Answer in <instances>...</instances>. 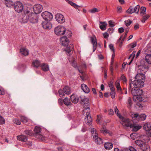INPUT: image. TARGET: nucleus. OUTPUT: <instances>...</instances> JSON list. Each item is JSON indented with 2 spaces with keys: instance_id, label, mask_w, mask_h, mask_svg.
<instances>
[{
  "instance_id": "nucleus-1",
  "label": "nucleus",
  "mask_w": 151,
  "mask_h": 151,
  "mask_svg": "<svg viewBox=\"0 0 151 151\" xmlns=\"http://www.w3.org/2000/svg\"><path fill=\"white\" fill-rule=\"evenodd\" d=\"M84 109L83 110V113L84 114L86 113V117L87 118L88 121L87 122L89 125H91L92 124V119L91 116L89 114L90 113V109L89 105L88 106L84 107Z\"/></svg>"
},
{
  "instance_id": "nucleus-2",
  "label": "nucleus",
  "mask_w": 151,
  "mask_h": 151,
  "mask_svg": "<svg viewBox=\"0 0 151 151\" xmlns=\"http://www.w3.org/2000/svg\"><path fill=\"white\" fill-rule=\"evenodd\" d=\"M34 133H33V136L36 138L43 140L44 139L43 136L41 134V129L40 127L36 126L34 130Z\"/></svg>"
},
{
  "instance_id": "nucleus-3",
  "label": "nucleus",
  "mask_w": 151,
  "mask_h": 151,
  "mask_svg": "<svg viewBox=\"0 0 151 151\" xmlns=\"http://www.w3.org/2000/svg\"><path fill=\"white\" fill-rule=\"evenodd\" d=\"M24 14L22 17L19 19V22L22 24H25L29 22L28 14H29V10H26L24 12Z\"/></svg>"
},
{
  "instance_id": "nucleus-4",
  "label": "nucleus",
  "mask_w": 151,
  "mask_h": 151,
  "mask_svg": "<svg viewBox=\"0 0 151 151\" xmlns=\"http://www.w3.org/2000/svg\"><path fill=\"white\" fill-rule=\"evenodd\" d=\"M29 10V14H28L29 22L32 24L36 23L38 22V17L35 14Z\"/></svg>"
},
{
  "instance_id": "nucleus-5",
  "label": "nucleus",
  "mask_w": 151,
  "mask_h": 151,
  "mask_svg": "<svg viewBox=\"0 0 151 151\" xmlns=\"http://www.w3.org/2000/svg\"><path fill=\"white\" fill-rule=\"evenodd\" d=\"M58 92L60 97H63L65 94L69 95L70 94V90L68 86H65L63 89H59Z\"/></svg>"
},
{
  "instance_id": "nucleus-6",
  "label": "nucleus",
  "mask_w": 151,
  "mask_h": 151,
  "mask_svg": "<svg viewBox=\"0 0 151 151\" xmlns=\"http://www.w3.org/2000/svg\"><path fill=\"white\" fill-rule=\"evenodd\" d=\"M14 8L15 11L17 13L22 12L24 9V6L22 3L17 1L14 4Z\"/></svg>"
},
{
  "instance_id": "nucleus-7",
  "label": "nucleus",
  "mask_w": 151,
  "mask_h": 151,
  "mask_svg": "<svg viewBox=\"0 0 151 151\" xmlns=\"http://www.w3.org/2000/svg\"><path fill=\"white\" fill-rule=\"evenodd\" d=\"M66 30L65 28L64 27L58 26L55 28L54 32L56 35H61L65 34Z\"/></svg>"
},
{
  "instance_id": "nucleus-8",
  "label": "nucleus",
  "mask_w": 151,
  "mask_h": 151,
  "mask_svg": "<svg viewBox=\"0 0 151 151\" xmlns=\"http://www.w3.org/2000/svg\"><path fill=\"white\" fill-rule=\"evenodd\" d=\"M141 79L142 80L143 78H141L139 79L138 77V78L135 79V80L133 81L132 83L134 87H137V88H140L144 86V82L142 81Z\"/></svg>"
},
{
  "instance_id": "nucleus-9",
  "label": "nucleus",
  "mask_w": 151,
  "mask_h": 151,
  "mask_svg": "<svg viewBox=\"0 0 151 151\" xmlns=\"http://www.w3.org/2000/svg\"><path fill=\"white\" fill-rule=\"evenodd\" d=\"M131 94L133 96H141L143 94V91L141 89L134 87L131 90Z\"/></svg>"
},
{
  "instance_id": "nucleus-10",
  "label": "nucleus",
  "mask_w": 151,
  "mask_h": 151,
  "mask_svg": "<svg viewBox=\"0 0 151 151\" xmlns=\"http://www.w3.org/2000/svg\"><path fill=\"white\" fill-rule=\"evenodd\" d=\"M41 16L45 21H50L52 19L53 17L52 14L47 11L42 12Z\"/></svg>"
},
{
  "instance_id": "nucleus-11",
  "label": "nucleus",
  "mask_w": 151,
  "mask_h": 151,
  "mask_svg": "<svg viewBox=\"0 0 151 151\" xmlns=\"http://www.w3.org/2000/svg\"><path fill=\"white\" fill-rule=\"evenodd\" d=\"M146 115L144 114L139 115L138 113H135L132 119L133 120H138L143 121L145 119Z\"/></svg>"
},
{
  "instance_id": "nucleus-12",
  "label": "nucleus",
  "mask_w": 151,
  "mask_h": 151,
  "mask_svg": "<svg viewBox=\"0 0 151 151\" xmlns=\"http://www.w3.org/2000/svg\"><path fill=\"white\" fill-rule=\"evenodd\" d=\"M43 9L42 6L39 4L35 5L33 7V10L34 14H36L40 13L42 11Z\"/></svg>"
},
{
  "instance_id": "nucleus-13",
  "label": "nucleus",
  "mask_w": 151,
  "mask_h": 151,
  "mask_svg": "<svg viewBox=\"0 0 151 151\" xmlns=\"http://www.w3.org/2000/svg\"><path fill=\"white\" fill-rule=\"evenodd\" d=\"M149 68H139V70L140 72V73H139V74H137L135 77V79H137L138 77H140V76L144 78H145L144 75L143 74V73H145L146 72Z\"/></svg>"
},
{
  "instance_id": "nucleus-14",
  "label": "nucleus",
  "mask_w": 151,
  "mask_h": 151,
  "mask_svg": "<svg viewBox=\"0 0 151 151\" xmlns=\"http://www.w3.org/2000/svg\"><path fill=\"white\" fill-rule=\"evenodd\" d=\"M80 101L81 104H84V106H89V100L85 96H80Z\"/></svg>"
},
{
  "instance_id": "nucleus-15",
  "label": "nucleus",
  "mask_w": 151,
  "mask_h": 151,
  "mask_svg": "<svg viewBox=\"0 0 151 151\" xmlns=\"http://www.w3.org/2000/svg\"><path fill=\"white\" fill-rule=\"evenodd\" d=\"M56 20L60 23H63L65 22V19L63 16L60 14H57L55 15Z\"/></svg>"
},
{
  "instance_id": "nucleus-16",
  "label": "nucleus",
  "mask_w": 151,
  "mask_h": 151,
  "mask_svg": "<svg viewBox=\"0 0 151 151\" xmlns=\"http://www.w3.org/2000/svg\"><path fill=\"white\" fill-rule=\"evenodd\" d=\"M95 134L93 136V139L95 142L98 145H100L103 143V140L98 136V134L96 132H95Z\"/></svg>"
},
{
  "instance_id": "nucleus-17",
  "label": "nucleus",
  "mask_w": 151,
  "mask_h": 151,
  "mask_svg": "<svg viewBox=\"0 0 151 151\" xmlns=\"http://www.w3.org/2000/svg\"><path fill=\"white\" fill-rule=\"evenodd\" d=\"M60 42L63 46H66L67 45H68L69 41L67 36L62 37L60 39Z\"/></svg>"
},
{
  "instance_id": "nucleus-18",
  "label": "nucleus",
  "mask_w": 151,
  "mask_h": 151,
  "mask_svg": "<svg viewBox=\"0 0 151 151\" xmlns=\"http://www.w3.org/2000/svg\"><path fill=\"white\" fill-rule=\"evenodd\" d=\"M42 24L43 28L45 29H50L52 27V24L48 21L42 22Z\"/></svg>"
},
{
  "instance_id": "nucleus-19",
  "label": "nucleus",
  "mask_w": 151,
  "mask_h": 151,
  "mask_svg": "<svg viewBox=\"0 0 151 151\" xmlns=\"http://www.w3.org/2000/svg\"><path fill=\"white\" fill-rule=\"evenodd\" d=\"M70 100L73 103L76 104L80 100V97L78 98L77 96L73 94L70 96Z\"/></svg>"
},
{
  "instance_id": "nucleus-20",
  "label": "nucleus",
  "mask_w": 151,
  "mask_h": 151,
  "mask_svg": "<svg viewBox=\"0 0 151 151\" xmlns=\"http://www.w3.org/2000/svg\"><path fill=\"white\" fill-rule=\"evenodd\" d=\"M81 87L83 91L86 93H88L90 92V89L87 86L84 84H82L81 85Z\"/></svg>"
},
{
  "instance_id": "nucleus-21",
  "label": "nucleus",
  "mask_w": 151,
  "mask_h": 151,
  "mask_svg": "<svg viewBox=\"0 0 151 151\" xmlns=\"http://www.w3.org/2000/svg\"><path fill=\"white\" fill-rule=\"evenodd\" d=\"M65 51L69 54H71L74 49L73 46V44H70L69 46L68 45H67Z\"/></svg>"
},
{
  "instance_id": "nucleus-22",
  "label": "nucleus",
  "mask_w": 151,
  "mask_h": 151,
  "mask_svg": "<svg viewBox=\"0 0 151 151\" xmlns=\"http://www.w3.org/2000/svg\"><path fill=\"white\" fill-rule=\"evenodd\" d=\"M143 129L146 132L151 130V122H148L145 124L143 126Z\"/></svg>"
},
{
  "instance_id": "nucleus-23",
  "label": "nucleus",
  "mask_w": 151,
  "mask_h": 151,
  "mask_svg": "<svg viewBox=\"0 0 151 151\" xmlns=\"http://www.w3.org/2000/svg\"><path fill=\"white\" fill-rule=\"evenodd\" d=\"M17 139L18 140L22 142H25L27 141V138L25 135H21L17 137Z\"/></svg>"
},
{
  "instance_id": "nucleus-24",
  "label": "nucleus",
  "mask_w": 151,
  "mask_h": 151,
  "mask_svg": "<svg viewBox=\"0 0 151 151\" xmlns=\"http://www.w3.org/2000/svg\"><path fill=\"white\" fill-rule=\"evenodd\" d=\"M91 43L93 45V51L94 52L96 48L97 41L96 38L95 37V39L94 38L91 37Z\"/></svg>"
},
{
  "instance_id": "nucleus-25",
  "label": "nucleus",
  "mask_w": 151,
  "mask_h": 151,
  "mask_svg": "<svg viewBox=\"0 0 151 151\" xmlns=\"http://www.w3.org/2000/svg\"><path fill=\"white\" fill-rule=\"evenodd\" d=\"M40 67L44 71H47L49 70L48 65L46 63H41Z\"/></svg>"
},
{
  "instance_id": "nucleus-26",
  "label": "nucleus",
  "mask_w": 151,
  "mask_h": 151,
  "mask_svg": "<svg viewBox=\"0 0 151 151\" xmlns=\"http://www.w3.org/2000/svg\"><path fill=\"white\" fill-rule=\"evenodd\" d=\"M105 148L108 150L111 149L113 147V144L112 143L107 142H106L104 145Z\"/></svg>"
},
{
  "instance_id": "nucleus-27",
  "label": "nucleus",
  "mask_w": 151,
  "mask_h": 151,
  "mask_svg": "<svg viewBox=\"0 0 151 151\" xmlns=\"http://www.w3.org/2000/svg\"><path fill=\"white\" fill-rule=\"evenodd\" d=\"M100 23L101 25H100L99 27L102 30H104L106 29V27L107 24L106 22H100Z\"/></svg>"
},
{
  "instance_id": "nucleus-28",
  "label": "nucleus",
  "mask_w": 151,
  "mask_h": 151,
  "mask_svg": "<svg viewBox=\"0 0 151 151\" xmlns=\"http://www.w3.org/2000/svg\"><path fill=\"white\" fill-rule=\"evenodd\" d=\"M142 127L141 126H135L134 124H132L131 126V128H132V131L133 132H136L139 129L141 128Z\"/></svg>"
},
{
  "instance_id": "nucleus-29",
  "label": "nucleus",
  "mask_w": 151,
  "mask_h": 151,
  "mask_svg": "<svg viewBox=\"0 0 151 151\" xmlns=\"http://www.w3.org/2000/svg\"><path fill=\"white\" fill-rule=\"evenodd\" d=\"M138 67L139 68L145 67L146 68H149L148 63L145 62L144 60H142L141 61L140 65H138Z\"/></svg>"
},
{
  "instance_id": "nucleus-30",
  "label": "nucleus",
  "mask_w": 151,
  "mask_h": 151,
  "mask_svg": "<svg viewBox=\"0 0 151 151\" xmlns=\"http://www.w3.org/2000/svg\"><path fill=\"white\" fill-rule=\"evenodd\" d=\"M20 52L22 55L26 56L29 54L28 51L24 48H22L20 50Z\"/></svg>"
},
{
  "instance_id": "nucleus-31",
  "label": "nucleus",
  "mask_w": 151,
  "mask_h": 151,
  "mask_svg": "<svg viewBox=\"0 0 151 151\" xmlns=\"http://www.w3.org/2000/svg\"><path fill=\"white\" fill-rule=\"evenodd\" d=\"M135 143L138 146L140 147L141 149L143 147L145 144L144 142L143 141L137 140L135 141Z\"/></svg>"
},
{
  "instance_id": "nucleus-32",
  "label": "nucleus",
  "mask_w": 151,
  "mask_h": 151,
  "mask_svg": "<svg viewBox=\"0 0 151 151\" xmlns=\"http://www.w3.org/2000/svg\"><path fill=\"white\" fill-rule=\"evenodd\" d=\"M127 106L129 109H131L133 104L132 101L130 97H129L127 101Z\"/></svg>"
},
{
  "instance_id": "nucleus-33",
  "label": "nucleus",
  "mask_w": 151,
  "mask_h": 151,
  "mask_svg": "<svg viewBox=\"0 0 151 151\" xmlns=\"http://www.w3.org/2000/svg\"><path fill=\"white\" fill-rule=\"evenodd\" d=\"M4 3L7 7H10L14 5V3L10 0H7L4 2Z\"/></svg>"
},
{
  "instance_id": "nucleus-34",
  "label": "nucleus",
  "mask_w": 151,
  "mask_h": 151,
  "mask_svg": "<svg viewBox=\"0 0 151 151\" xmlns=\"http://www.w3.org/2000/svg\"><path fill=\"white\" fill-rule=\"evenodd\" d=\"M145 60L147 63L151 64V54H147L145 56Z\"/></svg>"
},
{
  "instance_id": "nucleus-35",
  "label": "nucleus",
  "mask_w": 151,
  "mask_h": 151,
  "mask_svg": "<svg viewBox=\"0 0 151 151\" xmlns=\"http://www.w3.org/2000/svg\"><path fill=\"white\" fill-rule=\"evenodd\" d=\"M119 118L123 122V123H128L130 122L128 118L123 117L121 115H119Z\"/></svg>"
},
{
  "instance_id": "nucleus-36",
  "label": "nucleus",
  "mask_w": 151,
  "mask_h": 151,
  "mask_svg": "<svg viewBox=\"0 0 151 151\" xmlns=\"http://www.w3.org/2000/svg\"><path fill=\"white\" fill-rule=\"evenodd\" d=\"M68 3L76 9H78V8L79 7H82V6L77 5L76 3L73 2L71 1H68Z\"/></svg>"
},
{
  "instance_id": "nucleus-37",
  "label": "nucleus",
  "mask_w": 151,
  "mask_h": 151,
  "mask_svg": "<svg viewBox=\"0 0 151 151\" xmlns=\"http://www.w3.org/2000/svg\"><path fill=\"white\" fill-rule=\"evenodd\" d=\"M40 62L38 60H36L32 63V64L34 66L37 68L39 67H40Z\"/></svg>"
},
{
  "instance_id": "nucleus-38",
  "label": "nucleus",
  "mask_w": 151,
  "mask_h": 151,
  "mask_svg": "<svg viewBox=\"0 0 151 151\" xmlns=\"http://www.w3.org/2000/svg\"><path fill=\"white\" fill-rule=\"evenodd\" d=\"M143 151H150L149 146L146 144L144 145L143 147L141 149Z\"/></svg>"
},
{
  "instance_id": "nucleus-39",
  "label": "nucleus",
  "mask_w": 151,
  "mask_h": 151,
  "mask_svg": "<svg viewBox=\"0 0 151 151\" xmlns=\"http://www.w3.org/2000/svg\"><path fill=\"white\" fill-rule=\"evenodd\" d=\"M63 101L64 104L67 106L71 104L70 100L67 98H65L63 100Z\"/></svg>"
},
{
  "instance_id": "nucleus-40",
  "label": "nucleus",
  "mask_w": 151,
  "mask_h": 151,
  "mask_svg": "<svg viewBox=\"0 0 151 151\" xmlns=\"http://www.w3.org/2000/svg\"><path fill=\"white\" fill-rule=\"evenodd\" d=\"M140 10V14L142 15L146 14V8L145 7L142 6L141 7Z\"/></svg>"
},
{
  "instance_id": "nucleus-41",
  "label": "nucleus",
  "mask_w": 151,
  "mask_h": 151,
  "mask_svg": "<svg viewBox=\"0 0 151 151\" xmlns=\"http://www.w3.org/2000/svg\"><path fill=\"white\" fill-rule=\"evenodd\" d=\"M115 89H111V90L110 95L112 99H114L115 98Z\"/></svg>"
},
{
  "instance_id": "nucleus-42",
  "label": "nucleus",
  "mask_w": 151,
  "mask_h": 151,
  "mask_svg": "<svg viewBox=\"0 0 151 151\" xmlns=\"http://www.w3.org/2000/svg\"><path fill=\"white\" fill-rule=\"evenodd\" d=\"M126 12L129 14H131L134 13L132 6H130L128 10H127Z\"/></svg>"
},
{
  "instance_id": "nucleus-43",
  "label": "nucleus",
  "mask_w": 151,
  "mask_h": 151,
  "mask_svg": "<svg viewBox=\"0 0 151 151\" xmlns=\"http://www.w3.org/2000/svg\"><path fill=\"white\" fill-rule=\"evenodd\" d=\"M150 17V16L149 15H146L143 17L141 22L143 23H144L145 21L148 19Z\"/></svg>"
},
{
  "instance_id": "nucleus-44",
  "label": "nucleus",
  "mask_w": 151,
  "mask_h": 151,
  "mask_svg": "<svg viewBox=\"0 0 151 151\" xmlns=\"http://www.w3.org/2000/svg\"><path fill=\"white\" fill-rule=\"evenodd\" d=\"M24 134L30 136H33V133L31 130H25L24 131Z\"/></svg>"
},
{
  "instance_id": "nucleus-45",
  "label": "nucleus",
  "mask_w": 151,
  "mask_h": 151,
  "mask_svg": "<svg viewBox=\"0 0 151 151\" xmlns=\"http://www.w3.org/2000/svg\"><path fill=\"white\" fill-rule=\"evenodd\" d=\"M113 82L112 81H111L108 83L109 86V87L110 89H115V88L113 85Z\"/></svg>"
},
{
  "instance_id": "nucleus-46",
  "label": "nucleus",
  "mask_w": 151,
  "mask_h": 151,
  "mask_svg": "<svg viewBox=\"0 0 151 151\" xmlns=\"http://www.w3.org/2000/svg\"><path fill=\"white\" fill-rule=\"evenodd\" d=\"M13 121L14 123L17 125H19L21 124L20 121L17 118L13 119Z\"/></svg>"
},
{
  "instance_id": "nucleus-47",
  "label": "nucleus",
  "mask_w": 151,
  "mask_h": 151,
  "mask_svg": "<svg viewBox=\"0 0 151 151\" xmlns=\"http://www.w3.org/2000/svg\"><path fill=\"white\" fill-rule=\"evenodd\" d=\"M139 8L140 6L139 5H137L133 9L134 12H135L137 14H138Z\"/></svg>"
},
{
  "instance_id": "nucleus-48",
  "label": "nucleus",
  "mask_w": 151,
  "mask_h": 151,
  "mask_svg": "<svg viewBox=\"0 0 151 151\" xmlns=\"http://www.w3.org/2000/svg\"><path fill=\"white\" fill-rule=\"evenodd\" d=\"M115 85L117 90H119V89H120L121 88L120 86L119 82L118 80H117L115 82Z\"/></svg>"
},
{
  "instance_id": "nucleus-49",
  "label": "nucleus",
  "mask_w": 151,
  "mask_h": 151,
  "mask_svg": "<svg viewBox=\"0 0 151 151\" xmlns=\"http://www.w3.org/2000/svg\"><path fill=\"white\" fill-rule=\"evenodd\" d=\"M20 119L22 122L24 123H26L28 122L27 118L24 116H21Z\"/></svg>"
},
{
  "instance_id": "nucleus-50",
  "label": "nucleus",
  "mask_w": 151,
  "mask_h": 151,
  "mask_svg": "<svg viewBox=\"0 0 151 151\" xmlns=\"http://www.w3.org/2000/svg\"><path fill=\"white\" fill-rule=\"evenodd\" d=\"M99 11V10L95 8H93L89 11V12L92 13H94L96 12H98Z\"/></svg>"
},
{
  "instance_id": "nucleus-51",
  "label": "nucleus",
  "mask_w": 151,
  "mask_h": 151,
  "mask_svg": "<svg viewBox=\"0 0 151 151\" xmlns=\"http://www.w3.org/2000/svg\"><path fill=\"white\" fill-rule=\"evenodd\" d=\"M132 22V21L129 19L124 21L125 24L127 27L129 26Z\"/></svg>"
},
{
  "instance_id": "nucleus-52",
  "label": "nucleus",
  "mask_w": 151,
  "mask_h": 151,
  "mask_svg": "<svg viewBox=\"0 0 151 151\" xmlns=\"http://www.w3.org/2000/svg\"><path fill=\"white\" fill-rule=\"evenodd\" d=\"M136 45L137 42H134L129 44L128 45V46H129L131 48H133L135 47Z\"/></svg>"
},
{
  "instance_id": "nucleus-53",
  "label": "nucleus",
  "mask_w": 151,
  "mask_h": 151,
  "mask_svg": "<svg viewBox=\"0 0 151 151\" xmlns=\"http://www.w3.org/2000/svg\"><path fill=\"white\" fill-rule=\"evenodd\" d=\"M115 56V52H113L111 60V65H113L114 62V58Z\"/></svg>"
},
{
  "instance_id": "nucleus-54",
  "label": "nucleus",
  "mask_w": 151,
  "mask_h": 151,
  "mask_svg": "<svg viewBox=\"0 0 151 151\" xmlns=\"http://www.w3.org/2000/svg\"><path fill=\"white\" fill-rule=\"evenodd\" d=\"M5 120L3 117L0 115V124H4L5 123Z\"/></svg>"
},
{
  "instance_id": "nucleus-55",
  "label": "nucleus",
  "mask_w": 151,
  "mask_h": 151,
  "mask_svg": "<svg viewBox=\"0 0 151 151\" xmlns=\"http://www.w3.org/2000/svg\"><path fill=\"white\" fill-rule=\"evenodd\" d=\"M109 25L110 27H113L115 26L114 22H113L112 20H110L108 22Z\"/></svg>"
},
{
  "instance_id": "nucleus-56",
  "label": "nucleus",
  "mask_w": 151,
  "mask_h": 151,
  "mask_svg": "<svg viewBox=\"0 0 151 151\" xmlns=\"http://www.w3.org/2000/svg\"><path fill=\"white\" fill-rule=\"evenodd\" d=\"M109 47L110 49L113 52H115V50L114 48V45L113 44H110L109 45Z\"/></svg>"
},
{
  "instance_id": "nucleus-57",
  "label": "nucleus",
  "mask_w": 151,
  "mask_h": 151,
  "mask_svg": "<svg viewBox=\"0 0 151 151\" xmlns=\"http://www.w3.org/2000/svg\"><path fill=\"white\" fill-rule=\"evenodd\" d=\"M121 79L122 80L125 82H126L127 81L126 78L125 77L124 75L123 74L121 76Z\"/></svg>"
},
{
  "instance_id": "nucleus-58",
  "label": "nucleus",
  "mask_w": 151,
  "mask_h": 151,
  "mask_svg": "<svg viewBox=\"0 0 151 151\" xmlns=\"http://www.w3.org/2000/svg\"><path fill=\"white\" fill-rule=\"evenodd\" d=\"M115 112L116 114H117V116L119 117V115H121L120 114L118 113L119 110L118 109L117 106L115 107Z\"/></svg>"
},
{
  "instance_id": "nucleus-59",
  "label": "nucleus",
  "mask_w": 151,
  "mask_h": 151,
  "mask_svg": "<svg viewBox=\"0 0 151 151\" xmlns=\"http://www.w3.org/2000/svg\"><path fill=\"white\" fill-rule=\"evenodd\" d=\"M114 29L112 27H111L109 28L107 30V32L110 34H111L114 32Z\"/></svg>"
},
{
  "instance_id": "nucleus-60",
  "label": "nucleus",
  "mask_w": 151,
  "mask_h": 151,
  "mask_svg": "<svg viewBox=\"0 0 151 151\" xmlns=\"http://www.w3.org/2000/svg\"><path fill=\"white\" fill-rule=\"evenodd\" d=\"M100 132L101 133L103 134H104L105 133H109V131L107 129H105V130H101Z\"/></svg>"
},
{
  "instance_id": "nucleus-61",
  "label": "nucleus",
  "mask_w": 151,
  "mask_h": 151,
  "mask_svg": "<svg viewBox=\"0 0 151 151\" xmlns=\"http://www.w3.org/2000/svg\"><path fill=\"white\" fill-rule=\"evenodd\" d=\"M136 52V51H134L132 52V53L130 55L129 57V58H131V57H132V59H133L134 58V57L135 56V53Z\"/></svg>"
},
{
  "instance_id": "nucleus-62",
  "label": "nucleus",
  "mask_w": 151,
  "mask_h": 151,
  "mask_svg": "<svg viewBox=\"0 0 151 151\" xmlns=\"http://www.w3.org/2000/svg\"><path fill=\"white\" fill-rule=\"evenodd\" d=\"M124 31V29L123 27H120L118 29V32L119 33H123Z\"/></svg>"
},
{
  "instance_id": "nucleus-63",
  "label": "nucleus",
  "mask_w": 151,
  "mask_h": 151,
  "mask_svg": "<svg viewBox=\"0 0 151 151\" xmlns=\"http://www.w3.org/2000/svg\"><path fill=\"white\" fill-rule=\"evenodd\" d=\"M26 143V144L28 145V147H30L32 145V142L30 141H27Z\"/></svg>"
},
{
  "instance_id": "nucleus-64",
  "label": "nucleus",
  "mask_w": 151,
  "mask_h": 151,
  "mask_svg": "<svg viewBox=\"0 0 151 151\" xmlns=\"http://www.w3.org/2000/svg\"><path fill=\"white\" fill-rule=\"evenodd\" d=\"M103 35L104 38L106 39L108 38L109 36V34L106 32L103 34Z\"/></svg>"
}]
</instances>
